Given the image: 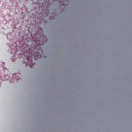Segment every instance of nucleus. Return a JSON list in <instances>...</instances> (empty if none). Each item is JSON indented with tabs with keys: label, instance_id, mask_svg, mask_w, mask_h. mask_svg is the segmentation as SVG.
Here are the masks:
<instances>
[{
	"label": "nucleus",
	"instance_id": "obj_1",
	"mask_svg": "<svg viewBox=\"0 0 132 132\" xmlns=\"http://www.w3.org/2000/svg\"><path fill=\"white\" fill-rule=\"evenodd\" d=\"M13 77L17 80L19 79V78H20L17 74H16L15 75H13Z\"/></svg>",
	"mask_w": 132,
	"mask_h": 132
},
{
	"label": "nucleus",
	"instance_id": "obj_2",
	"mask_svg": "<svg viewBox=\"0 0 132 132\" xmlns=\"http://www.w3.org/2000/svg\"><path fill=\"white\" fill-rule=\"evenodd\" d=\"M2 63V65H3V67L5 63Z\"/></svg>",
	"mask_w": 132,
	"mask_h": 132
},
{
	"label": "nucleus",
	"instance_id": "obj_3",
	"mask_svg": "<svg viewBox=\"0 0 132 132\" xmlns=\"http://www.w3.org/2000/svg\"><path fill=\"white\" fill-rule=\"evenodd\" d=\"M29 65L31 66V67H32V66H31V65L29 63Z\"/></svg>",
	"mask_w": 132,
	"mask_h": 132
}]
</instances>
